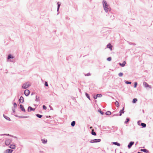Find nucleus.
Instances as JSON below:
<instances>
[{"instance_id": "nucleus-21", "label": "nucleus", "mask_w": 153, "mask_h": 153, "mask_svg": "<svg viewBox=\"0 0 153 153\" xmlns=\"http://www.w3.org/2000/svg\"><path fill=\"white\" fill-rule=\"evenodd\" d=\"M137 100L136 98H134L133 99L132 102L133 103H135L136 102H137Z\"/></svg>"}, {"instance_id": "nucleus-14", "label": "nucleus", "mask_w": 153, "mask_h": 153, "mask_svg": "<svg viewBox=\"0 0 153 153\" xmlns=\"http://www.w3.org/2000/svg\"><path fill=\"white\" fill-rule=\"evenodd\" d=\"M141 151H142V152H146V153H148L149 152V151L148 150H146V149H141Z\"/></svg>"}, {"instance_id": "nucleus-1", "label": "nucleus", "mask_w": 153, "mask_h": 153, "mask_svg": "<svg viewBox=\"0 0 153 153\" xmlns=\"http://www.w3.org/2000/svg\"><path fill=\"white\" fill-rule=\"evenodd\" d=\"M103 4L104 9L106 12L110 11L111 9L109 8H108V5L105 1H103Z\"/></svg>"}, {"instance_id": "nucleus-17", "label": "nucleus", "mask_w": 153, "mask_h": 153, "mask_svg": "<svg viewBox=\"0 0 153 153\" xmlns=\"http://www.w3.org/2000/svg\"><path fill=\"white\" fill-rule=\"evenodd\" d=\"M91 134L94 135L95 136L96 135V134L95 132L94 131V130L93 129L92 130Z\"/></svg>"}, {"instance_id": "nucleus-32", "label": "nucleus", "mask_w": 153, "mask_h": 153, "mask_svg": "<svg viewBox=\"0 0 153 153\" xmlns=\"http://www.w3.org/2000/svg\"><path fill=\"white\" fill-rule=\"evenodd\" d=\"M43 108L44 110H46L47 109V107L45 105H43Z\"/></svg>"}, {"instance_id": "nucleus-29", "label": "nucleus", "mask_w": 153, "mask_h": 153, "mask_svg": "<svg viewBox=\"0 0 153 153\" xmlns=\"http://www.w3.org/2000/svg\"><path fill=\"white\" fill-rule=\"evenodd\" d=\"M97 97H100L102 96V95L101 94H97Z\"/></svg>"}, {"instance_id": "nucleus-28", "label": "nucleus", "mask_w": 153, "mask_h": 153, "mask_svg": "<svg viewBox=\"0 0 153 153\" xmlns=\"http://www.w3.org/2000/svg\"><path fill=\"white\" fill-rule=\"evenodd\" d=\"M37 117L39 118H41L42 116L41 115L39 114H37L36 115Z\"/></svg>"}, {"instance_id": "nucleus-42", "label": "nucleus", "mask_w": 153, "mask_h": 153, "mask_svg": "<svg viewBox=\"0 0 153 153\" xmlns=\"http://www.w3.org/2000/svg\"><path fill=\"white\" fill-rule=\"evenodd\" d=\"M14 105H16V103H15L14 104Z\"/></svg>"}, {"instance_id": "nucleus-11", "label": "nucleus", "mask_w": 153, "mask_h": 153, "mask_svg": "<svg viewBox=\"0 0 153 153\" xmlns=\"http://www.w3.org/2000/svg\"><path fill=\"white\" fill-rule=\"evenodd\" d=\"M124 107H123V109L121 110L120 111V116H121V115H122V113H124V111H123L124 109Z\"/></svg>"}, {"instance_id": "nucleus-34", "label": "nucleus", "mask_w": 153, "mask_h": 153, "mask_svg": "<svg viewBox=\"0 0 153 153\" xmlns=\"http://www.w3.org/2000/svg\"><path fill=\"white\" fill-rule=\"evenodd\" d=\"M111 58L110 57H108L107 59V60L109 61H110L111 60Z\"/></svg>"}, {"instance_id": "nucleus-43", "label": "nucleus", "mask_w": 153, "mask_h": 153, "mask_svg": "<svg viewBox=\"0 0 153 153\" xmlns=\"http://www.w3.org/2000/svg\"><path fill=\"white\" fill-rule=\"evenodd\" d=\"M92 128V127H90V128Z\"/></svg>"}, {"instance_id": "nucleus-30", "label": "nucleus", "mask_w": 153, "mask_h": 153, "mask_svg": "<svg viewBox=\"0 0 153 153\" xmlns=\"http://www.w3.org/2000/svg\"><path fill=\"white\" fill-rule=\"evenodd\" d=\"M118 75L119 76H122L123 75V74L122 73H120Z\"/></svg>"}, {"instance_id": "nucleus-31", "label": "nucleus", "mask_w": 153, "mask_h": 153, "mask_svg": "<svg viewBox=\"0 0 153 153\" xmlns=\"http://www.w3.org/2000/svg\"><path fill=\"white\" fill-rule=\"evenodd\" d=\"M85 95H86V96L90 100V97L89 96L88 94L87 93H86L85 94Z\"/></svg>"}, {"instance_id": "nucleus-9", "label": "nucleus", "mask_w": 153, "mask_h": 153, "mask_svg": "<svg viewBox=\"0 0 153 153\" xmlns=\"http://www.w3.org/2000/svg\"><path fill=\"white\" fill-rule=\"evenodd\" d=\"M107 48H109L111 50H112V46L111 45L110 43H109L108 45H107Z\"/></svg>"}, {"instance_id": "nucleus-20", "label": "nucleus", "mask_w": 153, "mask_h": 153, "mask_svg": "<svg viewBox=\"0 0 153 153\" xmlns=\"http://www.w3.org/2000/svg\"><path fill=\"white\" fill-rule=\"evenodd\" d=\"M4 117L6 120H9V121L10 120V119L9 117H8L7 116H6L4 115Z\"/></svg>"}, {"instance_id": "nucleus-25", "label": "nucleus", "mask_w": 153, "mask_h": 153, "mask_svg": "<svg viewBox=\"0 0 153 153\" xmlns=\"http://www.w3.org/2000/svg\"><path fill=\"white\" fill-rule=\"evenodd\" d=\"M13 57L12 56H11V55H9L7 57V59H9L10 58L13 59Z\"/></svg>"}, {"instance_id": "nucleus-35", "label": "nucleus", "mask_w": 153, "mask_h": 153, "mask_svg": "<svg viewBox=\"0 0 153 153\" xmlns=\"http://www.w3.org/2000/svg\"><path fill=\"white\" fill-rule=\"evenodd\" d=\"M127 121L125 122V123H128L129 120V118H127L126 119Z\"/></svg>"}, {"instance_id": "nucleus-19", "label": "nucleus", "mask_w": 153, "mask_h": 153, "mask_svg": "<svg viewBox=\"0 0 153 153\" xmlns=\"http://www.w3.org/2000/svg\"><path fill=\"white\" fill-rule=\"evenodd\" d=\"M115 104L116 106L117 107H118L119 106V104L118 102L117 101H116L115 102Z\"/></svg>"}, {"instance_id": "nucleus-5", "label": "nucleus", "mask_w": 153, "mask_h": 153, "mask_svg": "<svg viewBox=\"0 0 153 153\" xmlns=\"http://www.w3.org/2000/svg\"><path fill=\"white\" fill-rule=\"evenodd\" d=\"M11 142V140L10 139H7L5 141V144L6 145H9Z\"/></svg>"}, {"instance_id": "nucleus-13", "label": "nucleus", "mask_w": 153, "mask_h": 153, "mask_svg": "<svg viewBox=\"0 0 153 153\" xmlns=\"http://www.w3.org/2000/svg\"><path fill=\"white\" fill-rule=\"evenodd\" d=\"M20 107L21 108L22 111H24V112L25 111V110L23 106L22 105H20Z\"/></svg>"}, {"instance_id": "nucleus-12", "label": "nucleus", "mask_w": 153, "mask_h": 153, "mask_svg": "<svg viewBox=\"0 0 153 153\" xmlns=\"http://www.w3.org/2000/svg\"><path fill=\"white\" fill-rule=\"evenodd\" d=\"M126 64V62L125 61H124L123 63H119V65L120 66L122 67H124L125 66V64Z\"/></svg>"}, {"instance_id": "nucleus-39", "label": "nucleus", "mask_w": 153, "mask_h": 153, "mask_svg": "<svg viewBox=\"0 0 153 153\" xmlns=\"http://www.w3.org/2000/svg\"><path fill=\"white\" fill-rule=\"evenodd\" d=\"M97 95L96 96H95L94 97V99H96L97 98Z\"/></svg>"}, {"instance_id": "nucleus-36", "label": "nucleus", "mask_w": 153, "mask_h": 153, "mask_svg": "<svg viewBox=\"0 0 153 153\" xmlns=\"http://www.w3.org/2000/svg\"><path fill=\"white\" fill-rule=\"evenodd\" d=\"M45 85L46 86H48V85L47 82H45Z\"/></svg>"}, {"instance_id": "nucleus-22", "label": "nucleus", "mask_w": 153, "mask_h": 153, "mask_svg": "<svg viewBox=\"0 0 153 153\" xmlns=\"http://www.w3.org/2000/svg\"><path fill=\"white\" fill-rule=\"evenodd\" d=\"M105 114L107 115H110L111 114V113L109 111H108L106 112Z\"/></svg>"}, {"instance_id": "nucleus-37", "label": "nucleus", "mask_w": 153, "mask_h": 153, "mask_svg": "<svg viewBox=\"0 0 153 153\" xmlns=\"http://www.w3.org/2000/svg\"><path fill=\"white\" fill-rule=\"evenodd\" d=\"M137 85V82H135L134 84V87L136 88Z\"/></svg>"}, {"instance_id": "nucleus-41", "label": "nucleus", "mask_w": 153, "mask_h": 153, "mask_svg": "<svg viewBox=\"0 0 153 153\" xmlns=\"http://www.w3.org/2000/svg\"><path fill=\"white\" fill-rule=\"evenodd\" d=\"M126 83H127V84H131V82H126Z\"/></svg>"}, {"instance_id": "nucleus-16", "label": "nucleus", "mask_w": 153, "mask_h": 153, "mask_svg": "<svg viewBox=\"0 0 153 153\" xmlns=\"http://www.w3.org/2000/svg\"><path fill=\"white\" fill-rule=\"evenodd\" d=\"M94 142H95H95H100L101 140L100 139H94Z\"/></svg>"}, {"instance_id": "nucleus-7", "label": "nucleus", "mask_w": 153, "mask_h": 153, "mask_svg": "<svg viewBox=\"0 0 153 153\" xmlns=\"http://www.w3.org/2000/svg\"><path fill=\"white\" fill-rule=\"evenodd\" d=\"M143 85L146 87H149V88H151V86L149 85L146 82H144L143 83Z\"/></svg>"}, {"instance_id": "nucleus-18", "label": "nucleus", "mask_w": 153, "mask_h": 153, "mask_svg": "<svg viewBox=\"0 0 153 153\" xmlns=\"http://www.w3.org/2000/svg\"><path fill=\"white\" fill-rule=\"evenodd\" d=\"M113 143L115 145H117L118 146H120V144L119 143H118L117 142H113Z\"/></svg>"}, {"instance_id": "nucleus-3", "label": "nucleus", "mask_w": 153, "mask_h": 153, "mask_svg": "<svg viewBox=\"0 0 153 153\" xmlns=\"http://www.w3.org/2000/svg\"><path fill=\"white\" fill-rule=\"evenodd\" d=\"M30 91L29 90L26 89L25 91L24 94L26 96H27L29 95L30 94Z\"/></svg>"}, {"instance_id": "nucleus-24", "label": "nucleus", "mask_w": 153, "mask_h": 153, "mask_svg": "<svg viewBox=\"0 0 153 153\" xmlns=\"http://www.w3.org/2000/svg\"><path fill=\"white\" fill-rule=\"evenodd\" d=\"M36 101L37 102H39V98L37 96H36Z\"/></svg>"}, {"instance_id": "nucleus-2", "label": "nucleus", "mask_w": 153, "mask_h": 153, "mask_svg": "<svg viewBox=\"0 0 153 153\" xmlns=\"http://www.w3.org/2000/svg\"><path fill=\"white\" fill-rule=\"evenodd\" d=\"M30 85V84L28 82H26L23 84L22 87L24 89L27 88Z\"/></svg>"}, {"instance_id": "nucleus-8", "label": "nucleus", "mask_w": 153, "mask_h": 153, "mask_svg": "<svg viewBox=\"0 0 153 153\" xmlns=\"http://www.w3.org/2000/svg\"><path fill=\"white\" fill-rule=\"evenodd\" d=\"M13 150L11 149L7 150L4 153H11Z\"/></svg>"}, {"instance_id": "nucleus-15", "label": "nucleus", "mask_w": 153, "mask_h": 153, "mask_svg": "<svg viewBox=\"0 0 153 153\" xmlns=\"http://www.w3.org/2000/svg\"><path fill=\"white\" fill-rule=\"evenodd\" d=\"M15 146L14 144H12L10 146V148L11 149H14L15 148Z\"/></svg>"}, {"instance_id": "nucleus-33", "label": "nucleus", "mask_w": 153, "mask_h": 153, "mask_svg": "<svg viewBox=\"0 0 153 153\" xmlns=\"http://www.w3.org/2000/svg\"><path fill=\"white\" fill-rule=\"evenodd\" d=\"M57 4H58V9H57V10H58L59 9V7L60 6V4H59V2Z\"/></svg>"}, {"instance_id": "nucleus-38", "label": "nucleus", "mask_w": 153, "mask_h": 153, "mask_svg": "<svg viewBox=\"0 0 153 153\" xmlns=\"http://www.w3.org/2000/svg\"><path fill=\"white\" fill-rule=\"evenodd\" d=\"M90 142L91 143H95V142H94V140H91L90 141Z\"/></svg>"}, {"instance_id": "nucleus-40", "label": "nucleus", "mask_w": 153, "mask_h": 153, "mask_svg": "<svg viewBox=\"0 0 153 153\" xmlns=\"http://www.w3.org/2000/svg\"><path fill=\"white\" fill-rule=\"evenodd\" d=\"M100 113L102 114H103V112L102 111H100Z\"/></svg>"}, {"instance_id": "nucleus-27", "label": "nucleus", "mask_w": 153, "mask_h": 153, "mask_svg": "<svg viewBox=\"0 0 153 153\" xmlns=\"http://www.w3.org/2000/svg\"><path fill=\"white\" fill-rule=\"evenodd\" d=\"M141 125L142 126H143V127H145L146 126V124L144 123H141Z\"/></svg>"}, {"instance_id": "nucleus-6", "label": "nucleus", "mask_w": 153, "mask_h": 153, "mask_svg": "<svg viewBox=\"0 0 153 153\" xmlns=\"http://www.w3.org/2000/svg\"><path fill=\"white\" fill-rule=\"evenodd\" d=\"M134 144V142H131L128 145V147L129 148H130L131 146H132Z\"/></svg>"}, {"instance_id": "nucleus-23", "label": "nucleus", "mask_w": 153, "mask_h": 153, "mask_svg": "<svg viewBox=\"0 0 153 153\" xmlns=\"http://www.w3.org/2000/svg\"><path fill=\"white\" fill-rule=\"evenodd\" d=\"M75 122L74 121H73L71 123V125L72 126H74L75 125Z\"/></svg>"}, {"instance_id": "nucleus-10", "label": "nucleus", "mask_w": 153, "mask_h": 153, "mask_svg": "<svg viewBox=\"0 0 153 153\" xmlns=\"http://www.w3.org/2000/svg\"><path fill=\"white\" fill-rule=\"evenodd\" d=\"M34 110H35V109H33V108H32L31 107L29 106L28 107V111H34Z\"/></svg>"}, {"instance_id": "nucleus-26", "label": "nucleus", "mask_w": 153, "mask_h": 153, "mask_svg": "<svg viewBox=\"0 0 153 153\" xmlns=\"http://www.w3.org/2000/svg\"><path fill=\"white\" fill-rule=\"evenodd\" d=\"M42 142L43 143H46V142H47V140H45V139H42Z\"/></svg>"}, {"instance_id": "nucleus-44", "label": "nucleus", "mask_w": 153, "mask_h": 153, "mask_svg": "<svg viewBox=\"0 0 153 153\" xmlns=\"http://www.w3.org/2000/svg\"><path fill=\"white\" fill-rule=\"evenodd\" d=\"M138 153H142V152H138Z\"/></svg>"}, {"instance_id": "nucleus-4", "label": "nucleus", "mask_w": 153, "mask_h": 153, "mask_svg": "<svg viewBox=\"0 0 153 153\" xmlns=\"http://www.w3.org/2000/svg\"><path fill=\"white\" fill-rule=\"evenodd\" d=\"M24 101V98L23 97L21 96L19 100V102L20 103H23Z\"/></svg>"}]
</instances>
